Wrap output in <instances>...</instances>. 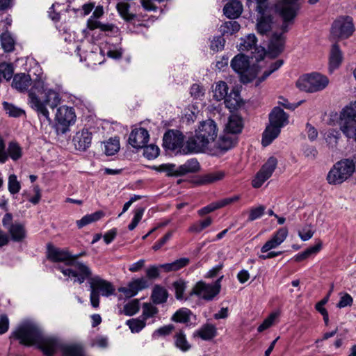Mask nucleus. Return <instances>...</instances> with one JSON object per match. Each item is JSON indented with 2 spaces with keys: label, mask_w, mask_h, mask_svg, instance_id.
<instances>
[{
  "label": "nucleus",
  "mask_w": 356,
  "mask_h": 356,
  "mask_svg": "<svg viewBox=\"0 0 356 356\" xmlns=\"http://www.w3.org/2000/svg\"><path fill=\"white\" fill-rule=\"evenodd\" d=\"M28 95L29 104L36 111L40 120L50 124L51 120L47 106L53 110L58 106L61 100L59 93L51 89L45 90L44 82L36 80L29 90Z\"/></svg>",
  "instance_id": "f257e3e1"
},
{
  "label": "nucleus",
  "mask_w": 356,
  "mask_h": 356,
  "mask_svg": "<svg viewBox=\"0 0 356 356\" xmlns=\"http://www.w3.org/2000/svg\"><path fill=\"white\" fill-rule=\"evenodd\" d=\"M10 338L18 340L24 346L37 345L45 356H52V351L49 348H55L57 344L54 336L44 335L43 330L38 324L29 321L19 325L11 333Z\"/></svg>",
  "instance_id": "f03ea898"
},
{
  "label": "nucleus",
  "mask_w": 356,
  "mask_h": 356,
  "mask_svg": "<svg viewBox=\"0 0 356 356\" xmlns=\"http://www.w3.org/2000/svg\"><path fill=\"white\" fill-rule=\"evenodd\" d=\"M218 136L216 122L211 119L200 123L195 135L186 140L183 152L184 154L203 152L209 145L213 143Z\"/></svg>",
  "instance_id": "7ed1b4c3"
},
{
  "label": "nucleus",
  "mask_w": 356,
  "mask_h": 356,
  "mask_svg": "<svg viewBox=\"0 0 356 356\" xmlns=\"http://www.w3.org/2000/svg\"><path fill=\"white\" fill-rule=\"evenodd\" d=\"M250 58L244 54H238L231 61L232 68L239 74L240 80L243 83L253 81L259 71L258 65L253 64L250 66Z\"/></svg>",
  "instance_id": "20e7f679"
},
{
  "label": "nucleus",
  "mask_w": 356,
  "mask_h": 356,
  "mask_svg": "<svg viewBox=\"0 0 356 356\" xmlns=\"http://www.w3.org/2000/svg\"><path fill=\"white\" fill-rule=\"evenodd\" d=\"M355 170V164L351 159H344L337 161L327 173V182L333 185L341 184L353 175Z\"/></svg>",
  "instance_id": "39448f33"
},
{
  "label": "nucleus",
  "mask_w": 356,
  "mask_h": 356,
  "mask_svg": "<svg viewBox=\"0 0 356 356\" xmlns=\"http://www.w3.org/2000/svg\"><path fill=\"white\" fill-rule=\"evenodd\" d=\"M68 266L71 268H65L61 266L56 267L65 276L73 279L74 283L83 284L86 280L90 283V279H92V272L91 268L86 264L75 261L74 259L69 264Z\"/></svg>",
  "instance_id": "423d86ee"
},
{
  "label": "nucleus",
  "mask_w": 356,
  "mask_h": 356,
  "mask_svg": "<svg viewBox=\"0 0 356 356\" xmlns=\"http://www.w3.org/2000/svg\"><path fill=\"white\" fill-rule=\"evenodd\" d=\"M90 299L91 305L96 308L99 305V295L108 297L114 294L115 288L113 284L102 279L99 275H94L90 280Z\"/></svg>",
  "instance_id": "0eeeda50"
},
{
  "label": "nucleus",
  "mask_w": 356,
  "mask_h": 356,
  "mask_svg": "<svg viewBox=\"0 0 356 356\" xmlns=\"http://www.w3.org/2000/svg\"><path fill=\"white\" fill-rule=\"evenodd\" d=\"M329 83L328 78L318 72L307 74L300 76L296 86L307 92H316L325 89Z\"/></svg>",
  "instance_id": "6e6552de"
},
{
  "label": "nucleus",
  "mask_w": 356,
  "mask_h": 356,
  "mask_svg": "<svg viewBox=\"0 0 356 356\" xmlns=\"http://www.w3.org/2000/svg\"><path fill=\"white\" fill-rule=\"evenodd\" d=\"M339 124L340 130L347 138L353 137L356 129V101L351 102L341 111Z\"/></svg>",
  "instance_id": "1a4fd4ad"
},
{
  "label": "nucleus",
  "mask_w": 356,
  "mask_h": 356,
  "mask_svg": "<svg viewBox=\"0 0 356 356\" xmlns=\"http://www.w3.org/2000/svg\"><path fill=\"white\" fill-rule=\"evenodd\" d=\"M354 32L353 18L340 16L336 19L331 27L330 34L334 39L343 40L350 38Z\"/></svg>",
  "instance_id": "9d476101"
},
{
  "label": "nucleus",
  "mask_w": 356,
  "mask_h": 356,
  "mask_svg": "<svg viewBox=\"0 0 356 356\" xmlns=\"http://www.w3.org/2000/svg\"><path fill=\"white\" fill-rule=\"evenodd\" d=\"M228 86L225 81H220L216 83L215 89L213 90V98L217 101L225 99L227 107L230 109L236 110L242 104L238 92H234L227 95Z\"/></svg>",
  "instance_id": "9b49d317"
},
{
  "label": "nucleus",
  "mask_w": 356,
  "mask_h": 356,
  "mask_svg": "<svg viewBox=\"0 0 356 356\" xmlns=\"http://www.w3.org/2000/svg\"><path fill=\"white\" fill-rule=\"evenodd\" d=\"M222 279L223 275L220 276L213 284H207L203 281H199L190 292V296L195 295L205 300H212L220 291Z\"/></svg>",
  "instance_id": "f8f14e48"
},
{
  "label": "nucleus",
  "mask_w": 356,
  "mask_h": 356,
  "mask_svg": "<svg viewBox=\"0 0 356 356\" xmlns=\"http://www.w3.org/2000/svg\"><path fill=\"white\" fill-rule=\"evenodd\" d=\"M190 263V259L186 257L178 259L171 263L160 264L159 266L152 265L146 269V276L149 280H156L160 277V269H163L165 272L177 271Z\"/></svg>",
  "instance_id": "ddd939ff"
},
{
  "label": "nucleus",
  "mask_w": 356,
  "mask_h": 356,
  "mask_svg": "<svg viewBox=\"0 0 356 356\" xmlns=\"http://www.w3.org/2000/svg\"><path fill=\"white\" fill-rule=\"evenodd\" d=\"M275 8L277 12L283 19V23L281 26L282 32L281 33L284 34L289 30V24L293 22V19L300 9V5L292 3L286 0H281L276 5Z\"/></svg>",
  "instance_id": "4468645a"
},
{
  "label": "nucleus",
  "mask_w": 356,
  "mask_h": 356,
  "mask_svg": "<svg viewBox=\"0 0 356 356\" xmlns=\"http://www.w3.org/2000/svg\"><path fill=\"white\" fill-rule=\"evenodd\" d=\"M56 129L58 134H64L69 131V127L76 120L74 110L67 106H60L56 114Z\"/></svg>",
  "instance_id": "2eb2a0df"
},
{
  "label": "nucleus",
  "mask_w": 356,
  "mask_h": 356,
  "mask_svg": "<svg viewBox=\"0 0 356 356\" xmlns=\"http://www.w3.org/2000/svg\"><path fill=\"white\" fill-rule=\"evenodd\" d=\"M257 39L254 34H249L245 38H241L239 44L240 51L253 50L251 52L250 58L256 62L262 60L266 55V50L261 46H257Z\"/></svg>",
  "instance_id": "dca6fc26"
},
{
  "label": "nucleus",
  "mask_w": 356,
  "mask_h": 356,
  "mask_svg": "<svg viewBox=\"0 0 356 356\" xmlns=\"http://www.w3.org/2000/svg\"><path fill=\"white\" fill-rule=\"evenodd\" d=\"M184 135L179 130L168 129L163 136V147L165 150L179 151L184 145Z\"/></svg>",
  "instance_id": "f3484780"
},
{
  "label": "nucleus",
  "mask_w": 356,
  "mask_h": 356,
  "mask_svg": "<svg viewBox=\"0 0 356 356\" xmlns=\"http://www.w3.org/2000/svg\"><path fill=\"white\" fill-rule=\"evenodd\" d=\"M277 165V160L274 156H270L262 165L252 181L254 188H260L262 184L271 177Z\"/></svg>",
  "instance_id": "a211bd4d"
},
{
  "label": "nucleus",
  "mask_w": 356,
  "mask_h": 356,
  "mask_svg": "<svg viewBox=\"0 0 356 356\" xmlns=\"http://www.w3.org/2000/svg\"><path fill=\"white\" fill-rule=\"evenodd\" d=\"M46 255L47 259L50 261L54 263L63 262L67 266L73 260L72 254L67 249L57 248L51 243L47 245Z\"/></svg>",
  "instance_id": "6ab92c4d"
},
{
  "label": "nucleus",
  "mask_w": 356,
  "mask_h": 356,
  "mask_svg": "<svg viewBox=\"0 0 356 356\" xmlns=\"http://www.w3.org/2000/svg\"><path fill=\"white\" fill-rule=\"evenodd\" d=\"M149 286L147 280L142 277L133 279L127 286L119 287L118 291L122 293L126 298H131L136 296L139 291L148 288Z\"/></svg>",
  "instance_id": "aec40b11"
},
{
  "label": "nucleus",
  "mask_w": 356,
  "mask_h": 356,
  "mask_svg": "<svg viewBox=\"0 0 356 356\" xmlns=\"http://www.w3.org/2000/svg\"><path fill=\"white\" fill-rule=\"evenodd\" d=\"M54 339L57 343L56 347H49V348L52 351V356L54 355L58 350L61 351L63 356H84V350L81 344H63L58 338L54 337Z\"/></svg>",
  "instance_id": "412c9836"
},
{
  "label": "nucleus",
  "mask_w": 356,
  "mask_h": 356,
  "mask_svg": "<svg viewBox=\"0 0 356 356\" xmlns=\"http://www.w3.org/2000/svg\"><path fill=\"white\" fill-rule=\"evenodd\" d=\"M286 38L283 33H274L269 39L266 55L275 58L280 55L285 46Z\"/></svg>",
  "instance_id": "4be33fe9"
},
{
  "label": "nucleus",
  "mask_w": 356,
  "mask_h": 356,
  "mask_svg": "<svg viewBox=\"0 0 356 356\" xmlns=\"http://www.w3.org/2000/svg\"><path fill=\"white\" fill-rule=\"evenodd\" d=\"M149 135L147 130L140 127L131 131L128 142L134 148L141 149L149 141Z\"/></svg>",
  "instance_id": "5701e85b"
},
{
  "label": "nucleus",
  "mask_w": 356,
  "mask_h": 356,
  "mask_svg": "<svg viewBox=\"0 0 356 356\" xmlns=\"http://www.w3.org/2000/svg\"><path fill=\"white\" fill-rule=\"evenodd\" d=\"M76 149L86 151L91 145L92 134L88 130L78 131L72 140Z\"/></svg>",
  "instance_id": "b1692460"
},
{
  "label": "nucleus",
  "mask_w": 356,
  "mask_h": 356,
  "mask_svg": "<svg viewBox=\"0 0 356 356\" xmlns=\"http://www.w3.org/2000/svg\"><path fill=\"white\" fill-rule=\"evenodd\" d=\"M289 115L279 106L275 107L269 114L270 124L280 128L287 124Z\"/></svg>",
  "instance_id": "393cba45"
},
{
  "label": "nucleus",
  "mask_w": 356,
  "mask_h": 356,
  "mask_svg": "<svg viewBox=\"0 0 356 356\" xmlns=\"http://www.w3.org/2000/svg\"><path fill=\"white\" fill-rule=\"evenodd\" d=\"M31 84V79L29 74L19 73L13 76L12 87L19 92L27 91Z\"/></svg>",
  "instance_id": "a878e982"
},
{
  "label": "nucleus",
  "mask_w": 356,
  "mask_h": 356,
  "mask_svg": "<svg viewBox=\"0 0 356 356\" xmlns=\"http://www.w3.org/2000/svg\"><path fill=\"white\" fill-rule=\"evenodd\" d=\"M343 60L342 51L340 49L339 45L335 42L332 45L329 58V70L332 72L334 70L338 68Z\"/></svg>",
  "instance_id": "bb28decb"
},
{
  "label": "nucleus",
  "mask_w": 356,
  "mask_h": 356,
  "mask_svg": "<svg viewBox=\"0 0 356 356\" xmlns=\"http://www.w3.org/2000/svg\"><path fill=\"white\" fill-rule=\"evenodd\" d=\"M243 12V5L238 0L228 2L223 8L224 15L229 19H234L238 18Z\"/></svg>",
  "instance_id": "cd10ccee"
},
{
  "label": "nucleus",
  "mask_w": 356,
  "mask_h": 356,
  "mask_svg": "<svg viewBox=\"0 0 356 356\" xmlns=\"http://www.w3.org/2000/svg\"><path fill=\"white\" fill-rule=\"evenodd\" d=\"M238 138L229 133L225 131L217 141V147L223 152H227L234 147L237 143Z\"/></svg>",
  "instance_id": "c85d7f7f"
},
{
  "label": "nucleus",
  "mask_w": 356,
  "mask_h": 356,
  "mask_svg": "<svg viewBox=\"0 0 356 356\" xmlns=\"http://www.w3.org/2000/svg\"><path fill=\"white\" fill-rule=\"evenodd\" d=\"M243 127L242 118L237 115H232L225 126V131L234 136L240 134Z\"/></svg>",
  "instance_id": "c756f323"
},
{
  "label": "nucleus",
  "mask_w": 356,
  "mask_h": 356,
  "mask_svg": "<svg viewBox=\"0 0 356 356\" xmlns=\"http://www.w3.org/2000/svg\"><path fill=\"white\" fill-rule=\"evenodd\" d=\"M281 131V128L279 127L270 124L266 127L262 134L261 144L264 147H267L272 142L278 137Z\"/></svg>",
  "instance_id": "7c9ffc66"
},
{
  "label": "nucleus",
  "mask_w": 356,
  "mask_h": 356,
  "mask_svg": "<svg viewBox=\"0 0 356 356\" xmlns=\"http://www.w3.org/2000/svg\"><path fill=\"white\" fill-rule=\"evenodd\" d=\"M200 168V163L196 159H191L183 165L177 168L175 177L183 176L188 173L197 172Z\"/></svg>",
  "instance_id": "2f4dec72"
},
{
  "label": "nucleus",
  "mask_w": 356,
  "mask_h": 356,
  "mask_svg": "<svg viewBox=\"0 0 356 356\" xmlns=\"http://www.w3.org/2000/svg\"><path fill=\"white\" fill-rule=\"evenodd\" d=\"M168 298V291L161 285L156 284L152 292L151 300L154 304L160 305L167 302Z\"/></svg>",
  "instance_id": "473e14b6"
},
{
  "label": "nucleus",
  "mask_w": 356,
  "mask_h": 356,
  "mask_svg": "<svg viewBox=\"0 0 356 356\" xmlns=\"http://www.w3.org/2000/svg\"><path fill=\"white\" fill-rule=\"evenodd\" d=\"M223 171H216L202 175L199 177L197 183L200 185H207L222 180L225 177Z\"/></svg>",
  "instance_id": "72a5a7b5"
},
{
  "label": "nucleus",
  "mask_w": 356,
  "mask_h": 356,
  "mask_svg": "<svg viewBox=\"0 0 356 356\" xmlns=\"http://www.w3.org/2000/svg\"><path fill=\"white\" fill-rule=\"evenodd\" d=\"M11 239L15 242H21L26 236V231L24 225L15 222L8 229Z\"/></svg>",
  "instance_id": "f704fd0d"
},
{
  "label": "nucleus",
  "mask_w": 356,
  "mask_h": 356,
  "mask_svg": "<svg viewBox=\"0 0 356 356\" xmlns=\"http://www.w3.org/2000/svg\"><path fill=\"white\" fill-rule=\"evenodd\" d=\"M341 136V134L339 130L332 129L325 134L324 138L329 148L332 150H336Z\"/></svg>",
  "instance_id": "c9c22d12"
},
{
  "label": "nucleus",
  "mask_w": 356,
  "mask_h": 356,
  "mask_svg": "<svg viewBox=\"0 0 356 356\" xmlns=\"http://www.w3.org/2000/svg\"><path fill=\"white\" fill-rule=\"evenodd\" d=\"M273 17L270 15H263L258 20L257 30L261 35H265L272 29Z\"/></svg>",
  "instance_id": "e433bc0d"
},
{
  "label": "nucleus",
  "mask_w": 356,
  "mask_h": 356,
  "mask_svg": "<svg viewBox=\"0 0 356 356\" xmlns=\"http://www.w3.org/2000/svg\"><path fill=\"white\" fill-rule=\"evenodd\" d=\"M217 334V329L215 325L212 324H205L197 331V335L202 339L209 341L214 338Z\"/></svg>",
  "instance_id": "4c0bfd02"
},
{
  "label": "nucleus",
  "mask_w": 356,
  "mask_h": 356,
  "mask_svg": "<svg viewBox=\"0 0 356 356\" xmlns=\"http://www.w3.org/2000/svg\"><path fill=\"white\" fill-rule=\"evenodd\" d=\"M175 346L182 352H187L191 348V345L188 341L186 336L183 330H179L175 336Z\"/></svg>",
  "instance_id": "58836bf2"
},
{
  "label": "nucleus",
  "mask_w": 356,
  "mask_h": 356,
  "mask_svg": "<svg viewBox=\"0 0 356 356\" xmlns=\"http://www.w3.org/2000/svg\"><path fill=\"white\" fill-rule=\"evenodd\" d=\"M104 216V213L102 211H97L91 214H87L82 217L81 219L76 220V225L79 229H81L84 226L100 220Z\"/></svg>",
  "instance_id": "ea45409f"
},
{
  "label": "nucleus",
  "mask_w": 356,
  "mask_h": 356,
  "mask_svg": "<svg viewBox=\"0 0 356 356\" xmlns=\"http://www.w3.org/2000/svg\"><path fill=\"white\" fill-rule=\"evenodd\" d=\"M116 9L120 17L126 22H131L136 17V14L129 13L130 5L128 3H118L116 5Z\"/></svg>",
  "instance_id": "a19ab883"
},
{
  "label": "nucleus",
  "mask_w": 356,
  "mask_h": 356,
  "mask_svg": "<svg viewBox=\"0 0 356 356\" xmlns=\"http://www.w3.org/2000/svg\"><path fill=\"white\" fill-rule=\"evenodd\" d=\"M192 312L187 308L183 307L178 309L172 316L171 320L176 323H188Z\"/></svg>",
  "instance_id": "79ce46f5"
},
{
  "label": "nucleus",
  "mask_w": 356,
  "mask_h": 356,
  "mask_svg": "<svg viewBox=\"0 0 356 356\" xmlns=\"http://www.w3.org/2000/svg\"><path fill=\"white\" fill-rule=\"evenodd\" d=\"M241 28L240 24L236 21H228L222 24L220 27V31L222 36L232 35L237 33Z\"/></svg>",
  "instance_id": "37998d69"
},
{
  "label": "nucleus",
  "mask_w": 356,
  "mask_h": 356,
  "mask_svg": "<svg viewBox=\"0 0 356 356\" xmlns=\"http://www.w3.org/2000/svg\"><path fill=\"white\" fill-rule=\"evenodd\" d=\"M6 152L8 158L10 157L14 161H18L22 156V149L20 145L15 141L9 143Z\"/></svg>",
  "instance_id": "c03bdc74"
},
{
  "label": "nucleus",
  "mask_w": 356,
  "mask_h": 356,
  "mask_svg": "<svg viewBox=\"0 0 356 356\" xmlns=\"http://www.w3.org/2000/svg\"><path fill=\"white\" fill-rule=\"evenodd\" d=\"M321 243H318L317 244L308 248L305 251L296 254L294 257V260L297 262H300L310 257L312 254L317 253L321 250Z\"/></svg>",
  "instance_id": "a18cd8bd"
},
{
  "label": "nucleus",
  "mask_w": 356,
  "mask_h": 356,
  "mask_svg": "<svg viewBox=\"0 0 356 356\" xmlns=\"http://www.w3.org/2000/svg\"><path fill=\"white\" fill-rule=\"evenodd\" d=\"M159 313V309L151 303L144 302L143 304V312L140 318L145 322L148 318H153Z\"/></svg>",
  "instance_id": "49530a36"
},
{
  "label": "nucleus",
  "mask_w": 356,
  "mask_h": 356,
  "mask_svg": "<svg viewBox=\"0 0 356 356\" xmlns=\"http://www.w3.org/2000/svg\"><path fill=\"white\" fill-rule=\"evenodd\" d=\"M1 47L6 52H11L14 50L15 41L8 32L2 33L0 35Z\"/></svg>",
  "instance_id": "de8ad7c7"
},
{
  "label": "nucleus",
  "mask_w": 356,
  "mask_h": 356,
  "mask_svg": "<svg viewBox=\"0 0 356 356\" xmlns=\"http://www.w3.org/2000/svg\"><path fill=\"white\" fill-rule=\"evenodd\" d=\"M126 324L129 326L132 333H138L146 325V322L140 318L127 320Z\"/></svg>",
  "instance_id": "09e8293b"
},
{
  "label": "nucleus",
  "mask_w": 356,
  "mask_h": 356,
  "mask_svg": "<svg viewBox=\"0 0 356 356\" xmlns=\"http://www.w3.org/2000/svg\"><path fill=\"white\" fill-rule=\"evenodd\" d=\"M105 154L108 156L114 155L120 149V140L117 138H110L104 143Z\"/></svg>",
  "instance_id": "8fccbe9b"
},
{
  "label": "nucleus",
  "mask_w": 356,
  "mask_h": 356,
  "mask_svg": "<svg viewBox=\"0 0 356 356\" xmlns=\"http://www.w3.org/2000/svg\"><path fill=\"white\" fill-rule=\"evenodd\" d=\"M140 310V301L138 299H134L125 304L123 307V312L126 316H131L137 314Z\"/></svg>",
  "instance_id": "3c124183"
},
{
  "label": "nucleus",
  "mask_w": 356,
  "mask_h": 356,
  "mask_svg": "<svg viewBox=\"0 0 356 356\" xmlns=\"http://www.w3.org/2000/svg\"><path fill=\"white\" fill-rule=\"evenodd\" d=\"M186 282L182 279H179L172 283L177 300H182L184 299V293L186 289Z\"/></svg>",
  "instance_id": "603ef678"
},
{
  "label": "nucleus",
  "mask_w": 356,
  "mask_h": 356,
  "mask_svg": "<svg viewBox=\"0 0 356 356\" xmlns=\"http://www.w3.org/2000/svg\"><path fill=\"white\" fill-rule=\"evenodd\" d=\"M152 168L158 172H166V175L168 176H175V174L177 173L176 165L172 163H165V164H161L158 166L154 165L152 167Z\"/></svg>",
  "instance_id": "864d4df0"
},
{
  "label": "nucleus",
  "mask_w": 356,
  "mask_h": 356,
  "mask_svg": "<svg viewBox=\"0 0 356 356\" xmlns=\"http://www.w3.org/2000/svg\"><path fill=\"white\" fill-rule=\"evenodd\" d=\"M2 104L6 113L8 114L10 117H19L24 113L23 110L17 108L13 104L8 103L7 102H3Z\"/></svg>",
  "instance_id": "5fc2aeb1"
},
{
  "label": "nucleus",
  "mask_w": 356,
  "mask_h": 356,
  "mask_svg": "<svg viewBox=\"0 0 356 356\" xmlns=\"http://www.w3.org/2000/svg\"><path fill=\"white\" fill-rule=\"evenodd\" d=\"M284 63V60L279 59L275 62L271 63L269 70H266L263 74L258 79L259 83L265 81L272 73L277 70Z\"/></svg>",
  "instance_id": "6e6d98bb"
},
{
  "label": "nucleus",
  "mask_w": 356,
  "mask_h": 356,
  "mask_svg": "<svg viewBox=\"0 0 356 356\" xmlns=\"http://www.w3.org/2000/svg\"><path fill=\"white\" fill-rule=\"evenodd\" d=\"M143 155L147 159H156L159 155L160 149L158 146L151 144L143 147Z\"/></svg>",
  "instance_id": "4d7b16f0"
},
{
  "label": "nucleus",
  "mask_w": 356,
  "mask_h": 356,
  "mask_svg": "<svg viewBox=\"0 0 356 356\" xmlns=\"http://www.w3.org/2000/svg\"><path fill=\"white\" fill-rule=\"evenodd\" d=\"M265 211L266 207L264 205H259L256 207H252L249 211L248 221L252 222L260 218L264 214Z\"/></svg>",
  "instance_id": "13d9d810"
},
{
  "label": "nucleus",
  "mask_w": 356,
  "mask_h": 356,
  "mask_svg": "<svg viewBox=\"0 0 356 356\" xmlns=\"http://www.w3.org/2000/svg\"><path fill=\"white\" fill-rule=\"evenodd\" d=\"M8 188L13 195L19 193L20 191V183L17 181V176L14 174L10 175L8 177Z\"/></svg>",
  "instance_id": "bf43d9fd"
},
{
  "label": "nucleus",
  "mask_w": 356,
  "mask_h": 356,
  "mask_svg": "<svg viewBox=\"0 0 356 356\" xmlns=\"http://www.w3.org/2000/svg\"><path fill=\"white\" fill-rule=\"evenodd\" d=\"M225 40L222 35L214 36L211 41L210 48L214 51H218L224 48Z\"/></svg>",
  "instance_id": "052dcab7"
},
{
  "label": "nucleus",
  "mask_w": 356,
  "mask_h": 356,
  "mask_svg": "<svg viewBox=\"0 0 356 356\" xmlns=\"http://www.w3.org/2000/svg\"><path fill=\"white\" fill-rule=\"evenodd\" d=\"M0 74L7 81L10 80L13 74L12 64L6 63H0Z\"/></svg>",
  "instance_id": "680f3d73"
},
{
  "label": "nucleus",
  "mask_w": 356,
  "mask_h": 356,
  "mask_svg": "<svg viewBox=\"0 0 356 356\" xmlns=\"http://www.w3.org/2000/svg\"><path fill=\"white\" fill-rule=\"evenodd\" d=\"M288 230L286 227H281L273 235L272 239L280 245L286 238Z\"/></svg>",
  "instance_id": "e2e57ef3"
},
{
  "label": "nucleus",
  "mask_w": 356,
  "mask_h": 356,
  "mask_svg": "<svg viewBox=\"0 0 356 356\" xmlns=\"http://www.w3.org/2000/svg\"><path fill=\"white\" fill-rule=\"evenodd\" d=\"M172 236V232H167L161 238L157 241L152 246V249L154 251H157L164 245L168 241H169Z\"/></svg>",
  "instance_id": "0e129e2a"
},
{
  "label": "nucleus",
  "mask_w": 356,
  "mask_h": 356,
  "mask_svg": "<svg viewBox=\"0 0 356 356\" xmlns=\"http://www.w3.org/2000/svg\"><path fill=\"white\" fill-rule=\"evenodd\" d=\"M314 232L309 225L305 226L301 230L298 231V236L303 241H306L313 236Z\"/></svg>",
  "instance_id": "69168bd1"
},
{
  "label": "nucleus",
  "mask_w": 356,
  "mask_h": 356,
  "mask_svg": "<svg viewBox=\"0 0 356 356\" xmlns=\"http://www.w3.org/2000/svg\"><path fill=\"white\" fill-rule=\"evenodd\" d=\"M353 302V299L350 295L348 293H345L343 296L340 298L339 302L337 305V307L339 308H343L347 306H351Z\"/></svg>",
  "instance_id": "338daca9"
},
{
  "label": "nucleus",
  "mask_w": 356,
  "mask_h": 356,
  "mask_svg": "<svg viewBox=\"0 0 356 356\" xmlns=\"http://www.w3.org/2000/svg\"><path fill=\"white\" fill-rule=\"evenodd\" d=\"M275 318V314H271L267 318H266L263 323L258 327L257 331L261 332L266 329L269 328L273 323Z\"/></svg>",
  "instance_id": "774afa93"
}]
</instances>
